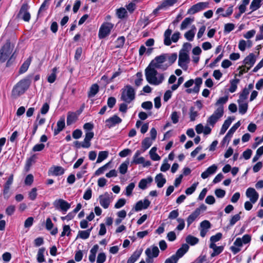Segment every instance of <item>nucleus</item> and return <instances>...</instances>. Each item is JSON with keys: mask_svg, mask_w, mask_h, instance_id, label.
Wrapping results in <instances>:
<instances>
[{"mask_svg": "<svg viewBox=\"0 0 263 263\" xmlns=\"http://www.w3.org/2000/svg\"><path fill=\"white\" fill-rule=\"evenodd\" d=\"M199 213L197 211H194L192 213H191L187 218V226L189 227L198 217Z\"/></svg>", "mask_w": 263, "mask_h": 263, "instance_id": "4c0bfd02", "label": "nucleus"}, {"mask_svg": "<svg viewBox=\"0 0 263 263\" xmlns=\"http://www.w3.org/2000/svg\"><path fill=\"white\" fill-rule=\"evenodd\" d=\"M153 179L151 176L146 178L142 179L138 184V186L142 190H145L147 187V184H150L153 182Z\"/></svg>", "mask_w": 263, "mask_h": 263, "instance_id": "b1692460", "label": "nucleus"}, {"mask_svg": "<svg viewBox=\"0 0 263 263\" xmlns=\"http://www.w3.org/2000/svg\"><path fill=\"white\" fill-rule=\"evenodd\" d=\"M31 76L20 80L13 88L12 95L14 98H17L25 93L28 89L30 83Z\"/></svg>", "mask_w": 263, "mask_h": 263, "instance_id": "f03ea898", "label": "nucleus"}, {"mask_svg": "<svg viewBox=\"0 0 263 263\" xmlns=\"http://www.w3.org/2000/svg\"><path fill=\"white\" fill-rule=\"evenodd\" d=\"M198 116L197 111L195 110L194 107H191L190 109V118L191 121L195 120L196 118Z\"/></svg>", "mask_w": 263, "mask_h": 263, "instance_id": "de8ad7c7", "label": "nucleus"}, {"mask_svg": "<svg viewBox=\"0 0 263 263\" xmlns=\"http://www.w3.org/2000/svg\"><path fill=\"white\" fill-rule=\"evenodd\" d=\"M198 239L191 235H189L186 237V241L187 243L193 246L198 242Z\"/></svg>", "mask_w": 263, "mask_h": 263, "instance_id": "49530a36", "label": "nucleus"}, {"mask_svg": "<svg viewBox=\"0 0 263 263\" xmlns=\"http://www.w3.org/2000/svg\"><path fill=\"white\" fill-rule=\"evenodd\" d=\"M15 211V206L13 205H9L6 209V214L8 216L13 215Z\"/></svg>", "mask_w": 263, "mask_h": 263, "instance_id": "0e129e2a", "label": "nucleus"}, {"mask_svg": "<svg viewBox=\"0 0 263 263\" xmlns=\"http://www.w3.org/2000/svg\"><path fill=\"white\" fill-rule=\"evenodd\" d=\"M114 27V24L109 22H104L100 27L98 37L100 39H103L108 36L111 33Z\"/></svg>", "mask_w": 263, "mask_h": 263, "instance_id": "423d86ee", "label": "nucleus"}, {"mask_svg": "<svg viewBox=\"0 0 263 263\" xmlns=\"http://www.w3.org/2000/svg\"><path fill=\"white\" fill-rule=\"evenodd\" d=\"M129 163V160H127L120 165L119 171L120 174L124 175L127 173Z\"/></svg>", "mask_w": 263, "mask_h": 263, "instance_id": "ea45409f", "label": "nucleus"}, {"mask_svg": "<svg viewBox=\"0 0 263 263\" xmlns=\"http://www.w3.org/2000/svg\"><path fill=\"white\" fill-rule=\"evenodd\" d=\"M32 57L30 56L21 65L19 69V73L23 74L26 72L32 61Z\"/></svg>", "mask_w": 263, "mask_h": 263, "instance_id": "393cba45", "label": "nucleus"}, {"mask_svg": "<svg viewBox=\"0 0 263 263\" xmlns=\"http://www.w3.org/2000/svg\"><path fill=\"white\" fill-rule=\"evenodd\" d=\"M246 196L251 202L254 204L258 200L259 195L254 188L249 187L246 191Z\"/></svg>", "mask_w": 263, "mask_h": 263, "instance_id": "dca6fc26", "label": "nucleus"}, {"mask_svg": "<svg viewBox=\"0 0 263 263\" xmlns=\"http://www.w3.org/2000/svg\"><path fill=\"white\" fill-rule=\"evenodd\" d=\"M53 205L56 210L63 214H65L71 206L69 203L63 199H56L53 202Z\"/></svg>", "mask_w": 263, "mask_h": 263, "instance_id": "6e6552de", "label": "nucleus"}, {"mask_svg": "<svg viewBox=\"0 0 263 263\" xmlns=\"http://www.w3.org/2000/svg\"><path fill=\"white\" fill-rule=\"evenodd\" d=\"M156 70L164 71L168 67V64H166L164 57L162 54L157 56L149 64L148 66Z\"/></svg>", "mask_w": 263, "mask_h": 263, "instance_id": "39448f33", "label": "nucleus"}, {"mask_svg": "<svg viewBox=\"0 0 263 263\" xmlns=\"http://www.w3.org/2000/svg\"><path fill=\"white\" fill-rule=\"evenodd\" d=\"M152 140L149 138H145L142 142V147L144 151L148 149L152 144Z\"/></svg>", "mask_w": 263, "mask_h": 263, "instance_id": "a18cd8bd", "label": "nucleus"}, {"mask_svg": "<svg viewBox=\"0 0 263 263\" xmlns=\"http://www.w3.org/2000/svg\"><path fill=\"white\" fill-rule=\"evenodd\" d=\"M232 120L230 117L224 121L220 131V135H223L232 123Z\"/></svg>", "mask_w": 263, "mask_h": 263, "instance_id": "c9c22d12", "label": "nucleus"}, {"mask_svg": "<svg viewBox=\"0 0 263 263\" xmlns=\"http://www.w3.org/2000/svg\"><path fill=\"white\" fill-rule=\"evenodd\" d=\"M155 181L157 184V186L159 188H161L163 186L166 182V179L164 177L162 173H159L156 175L155 178Z\"/></svg>", "mask_w": 263, "mask_h": 263, "instance_id": "5701e85b", "label": "nucleus"}, {"mask_svg": "<svg viewBox=\"0 0 263 263\" xmlns=\"http://www.w3.org/2000/svg\"><path fill=\"white\" fill-rule=\"evenodd\" d=\"M65 126V117L62 116L57 122V128L54 129V135H58L61 131L63 130Z\"/></svg>", "mask_w": 263, "mask_h": 263, "instance_id": "aec40b11", "label": "nucleus"}, {"mask_svg": "<svg viewBox=\"0 0 263 263\" xmlns=\"http://www.w3.org/2000/svg\"><path fill=\"white\" fill-rule=\"evenodd\" d=\"M108 156V152L107 151H100L99 153L98 157L97 160V163H99L106 159Z\"/></svg>", "mask_w": 263, "mask_h": 263, "instance_id": "37998d69", "label": "nucleus"}, {"mask_svg": "<svg viewBox=\"0 0 263 263\" xmlns=\"http://www.w3.org/2000/svg\"><path fill=\"white\" fill-rule=\"evenodd\" d=\"M37 196V189L33 187L31 189V191L29 193V198L31 200H34Z\"/></svg>", "mask_w": 263, "mask_h": 263, "instance_id": "052dcab7", "label": "nucleus"}, {"mask_svg": "<svg viewBox=\"0 0 263 263\" xmlns=\"http://www.w3.org/2000/svg\"><path fill=\"white\" fill-rule=\"evenodd\" d=\"M223 115V111H222V107L217 108L214 113L208 119L207 123L213 127L218 120L222 117Z\"/></svg>", "mask_w": 263, "mask_h": 263, "instance_id": "9d476101", "label": "nucleus"}, {"mask_svg": "<svg viewBox=\"0 0 263 263\" xmlns=\"http://www.w3.org/2000/svg\"><path fill=\"white\" fill-rule=\"evenodd\" d=\"M172 33V30L167 29L164 33V44L166 46H170L172 43V41L176 43L180 38V32H176L172 35L171 39L170 36Z\"/></svg>", "mask_w": 263, "mask_h": 263, "instance_id": "0eeeda50", "label": "nucleus"}, {"mask_svg": "<svg viewBox=\"0 0 263 263\" xmlns=\"http://www.w3.org/2000/svg\"><path fill=\"white\" fill-rule=\"evenodd\" d=\"M99 90V87L97 84H94L92 85L89 89V91L88 92V97H93L98 92Z\"/></svg>", "mask_w": 263, "mask_h": 263, "instance_id": "2f4dec72", "label": "nucleus"}, {"mask_svg": "<svg viewBox=\"0 0 263 263\" xmlns=\"http://www.w3.org/2000/svg\"><path fill=\"white\" fill-rule=\"evenodd\" d=\"M223 250V246H217V247L213 250V252L211 253V257H213L216 255H219L221 253Z\"/></svg>", "mask_w": 263, "mask_h": 263, "instance_id": "bf43d9fd", "label": "nucleus"}, {"mask_svg": "<svg viewBox=\"0 0 263 263\" xmlns=\"http://www.w3.org/2000/svg\"><path fill=\"white\" fill-rule=\"evenodd\" d=\"M49 171L52 175L57 176L63 175L65 172V170L62 166H54L51 167Z\"/></svg>", "mask_w": 263, "mask_h": 263, "instance_id": "bb28decb", "label": "nucleus"}, {"mask_svg": "<svg viewBox=\"0 0 263 263\" xmlns=\"http://www.w3.org/2000/svg\"><path fill=\"white\" fill-rule=\"evenodd\" d=\"M239 107V112L241 115H244L246 113L248 108V103L243 101H237Z\"/></svg>", "mask_w": 263, "mask_h": 263, "instance_id": "c756f323", "label": "nucleus"}, {"mask_svg": "<svg viewBox=\"0 0 263 263\" xmlns=\"http://www.w3.org/2000/svg\"><path fill=\"white\" fill-rule=\"evenodd\" d=\"M178 258L175 256L174 255H173L170 257L167 258L164 263H177L178 261Z\"/></svg>", "mask_w": 263, "mask_h": 263, "instance_id": "774afa93", "label": "nucleus"}, {"mask_svg": "<svg viewBox=\"0 0 263 263\" xmlns=\"http://www.w3.org/2000/svg\"><path fill=\"white\" fill-rule=\"evenodd\" d=\"M106 256L104 253H100L97 257V263H104L106 260Z\"/></svg>", "mask_w": 263, "mask_h": 263, "instance_id": "69168bd1", "label": "nucleus"}, {"mask_svg": "<svg viewBox=\"0 0 263 263\" xmlns=\"http://www.w3.org/2000/svg\"><path fill=\"white\" fill-rule=\"evenodd\" d=\"M151 202L147 199H144L143 201H138L134 206V210L136 212L140 211L143 209H146L149 206Z\"/></svg>", "mask_w": 263, "mask_h": 263, "instance_id": "f3484780", "label": "nucleus"}, {"mask_svg": "<svg viewBox=\"0 0 263 263\" xmlns=\"http://www.w3.org/2000/svg\"><path fill=\"white\" fill-rule=\"evenodd\" d=\"M147 252L152 257L156 258L158 256L160 251L157 246H152L145 250V253L146 254Z\"/></svg>", "mask_w": 263, "mask_h": 263, "instance_id": "412c9836", "label": "nucleus"}, {"mask_svg": "<svg viewBox=\"0 0 263 263\" xmlns=\"http://www.w3.org/2000/svg\"><path fill=\"white\" fill-rule=\"evenodd\" d=\"M137 79L135 80V84L137 87H139L142 84L143 81L142 73L141 72H138L136 73Z\"/></svg>", "mask_w": 263, "mask_h": 263, "instance_id": "3c124183", "label": "nucleus"}, {"mask_svg": "<svg viewBox=\"0 0 263 263\" xmlns=\"http://www.w3.org/2000/svg\"><path fill=\"white\" fill-rule=\"evenodd\" d=\"M240 123L239 121L236 123L233 126L229 129L225 137H224L223 141L229 142L233 134L235 132L237 129L240 126Z\"/></svg>", "mask_w": 263, "mask_h": 263, "instance_id": "6ab92c4d", "label": "nucleus"}, {"mask_svg": "<svg viewBox=\"0 0 263 263\" xmlns=\"http://www.w3.org/2000/svg\"><path fill=\"white\" fill-rule=\"evenodd\" d=\"M77 120V116L75 112H69L67 117V124L70 125L75 122Z\"/></svg>", "mask_w": 263, "mask_h": 263, "instance_id": "473e14b6", "label": "nucleus"}, {"mask_svg": "<svg viewBox=\"0 0 263 263\" xmlns=\"http://www.w3.org/2000/svg\"><path fill=\"white\" fill-rule=\"evenodd\" d=\"M195 36L194 32L193 30H189L184 34V36L189 41H192Z\"/></svg>", "mask_w": 263, "mask_h": 263, "instance_id": "680f3d73", "label": "nucleus"}, {"mask_svg": "<svg viewBox=\"0 0 263 263\" xmlns=\"http://www.w3.org/2000/svg\"><path fill=\"white\" fill-rule=\"evenodd\" d=\"M12 50L10 42L7 41L0 50V62L2 63L5 62L11 54Z\"/></svg>", "mask_w": 263, "mask_h": 263, "instance_id": "1a4fd4ad", "label": "nucleus"}, {"mask_svg": "<svg viewBox=\"0 0 263 263\" xmlns=\"http://www.w3.org/2000/svg\"><path fill=\"white\" fill-rule=\"evenodd\" d=\"M202 84V79L201 78H197L195 80L190 79L186 81L183 85L187 89L185 92L187 93H198Z\"/></svg>", "mask_w": 263, "mask_h": 263, "instance_id": "20e7f679", "label": "nucleus"}, {"mask_svg": "<svg viewBox=\"0 0 263 263\" xmlns=\"http://www.w3.org/2000/svg\"><path fill=\"white\" fill-rule=\"evenodd\" d=\"M45 252V248H41L39 249L37 256L36 259L38 262L41 263L44 262L45 261V258L44 257V253Z\"/></svg>", "mask_w": 263, "mask_h": 263, "instance_id": "72a5a7b5", "label": "nucleus"}, {"mask_svg": "<svg viewBox=\"0 0 263 263\" xmlns=\"http://www.w3.org/2000/svg\"><path fill=\"white\" fill-rule=\"evenodd\" d=\"M228 100V97L224 96L223 97L220 98L215 103V105L217 107V108H219L220 107H222V111L224 112V107L223 105L226 104Z\"/></svg>", "mask_w": 263, "mask_h": 263, "instance_id": "e433bc0d", "label": "nucleus"}, {"mask_svg": "<svg viewBox=\"0 0 263 263\" xmlns=\"http://www.w3.org/2000/svg\"><path fill=\"white\" fill-rule=\"evenodd\" d=\"M52 73L48 77V82L50 83H53L56 79V77H57L56 72L57 71V67H54L52 69Z\"/></svg>", "mask_w": 263, "mask_h": 263, "instance_id": "09e8293b", "label": "nucleus"}, {"mask_svg": "<svg viewBox=\"0 0 263 263\" xmlns=\"http://www.w3.org/2000/svg\"><path fill=\"white\" fill-rule=\"evenodd\" d=\"M34 178L32 174L28 175L25 179V184L27 185H31L33 182Z\"/></svg>", "mask_w": 263, "mask_h": 263, "instance_id": "338daca9", "label": "nucleus"}, {"mask_svg": "<svg viewBox=\"0 0 263 263\" xmlns=\"http://www.w3.org/2000/svg\"><path fill=\"white\" fill-rule=\"evenodd\" d=\"M111 162H109L102 166V167H100L99 168L96 172H95V175L96 176H99L102 174L104 173V172L107 170V169L109 167Z\"/></svg>", "mask_w": 263, "mask_h": 263, "instance_id": "c03bdc74", "label": "nucleus"}, {"mask_svg": "<svg viewBox=\"0 0 263 263\" xmlns=\"http://www.w3.org/2000/svg\"><path fill=\"white\" fill-rule=\"evenodd\" d=\"M71 229L68 225H64L63 228V231L61 233V236L63 237L66 235L69 236L70 234Z\"/></svg>", "mask_w": 263, "mask_h": 263, "instance_id": "4d7b16f0", "label": "nucleus"}, {"mask_svg": "<svg viewBox=\"0 0 263 263\" xmlns=\"http://www.w3.org/2000/svg\"><path fill=\"white\" fill-rule=\"evenodd\" d=\"M263 0H253L250 6L251 11L248 13L250 14L251 12L257 10L261 6V3Z\"/></svg>", "mask_w": 263, "mask_h": 263, "instance_id": "7c9ffc66", "label": "nucleus"}, {"mask_svg": "<svg viewBox=\"0 0 263 263\" xmlns=\"http://www.w3.org/2000/svg\"><path fill=\"white\" fill-rule=\"evenodd\" d=\"M136 90L130 85L124 86L121 90L120 100L126 103H130L135 100Z\"/></svg>", "mask_w": 263, "mask_h": 263, "instance_id": "7ed1b4c3", "label": "nucleus"}, {"mask_svg": "<svg viewBox=\"0 0 263 263\" xmlns=\"http://www.w3.org/2000/svg\"><path fill=\"white\" fill-rule=\"evenodd\" d=\"M135 186V184L134 182L129 183L126 187L125 195L127 196H129L132 195L133 189Z\"/></svg>", "mask_w": 263, "mask_h": 263, "instance_id": "6e6d98bb", "label": "nucleus"}, {"mask_svg": "<svg viewBox=\"0 0 263 263\" xmlns=\"http://www.w3.org/2000/svg\"><path fill=\"white\" fill-rule=\"evenodd\" d=\"M156 151L157 148L153 147L149 152L151 158L154 161H158L161 159L160 157L156 153Z\"/></svg>", "mask_w": 263, "mask_h": 263, "instance_id": "a19ab883", "label": "nucleus"}, {"mask_svg": "<svg viewBox=\"0 0 263 263\" xmlns=\"http://www.w3.org/2000/svg\"><path fill=\"white\" fill-rule=\"evenodd\" d=\"M142 252V250H136L131 256L128 259L127 263H135L140 257Z\"/></svg>", "mask_w": 263, "mask_h": 263, "instance_id": "c85d7f7f", "label": "nucleus"}, {"mask_svg": "<svg viewBox=\"0 0 263 263\" xmlns=\"http://www.w3.org/2000/svg\"><path fill=\"white\" fill-rule=\"evenodd\" d=\"M189 247L187 244H183L180 248H179L174 254L175 256L178 258V259L182 257L188 251Z\"/></svg>", "mask_w": 263, "mask_h": 263, "instance_id": "cd10ccee", "label": "nucleus"}, {"mask_svg": "<svg viewBox=\"0 0 263 263\" xmlns=\"http://www.w3.org/2000/svg\"><path fill=\"white\" fill-rule=\"evenodd\" d=\"M209 3L208 2H199L194 5L187 11V13L190 15L195 14L199 11H202L208 7Z\"/></svg>", "mask_w": 263, "mask_h": 263, "instance_id": "9b49d317", "label": "nucleus"}, {"mask_svg": "<svg viewBox=\"0 0 263 263\" xmlns=\"http://www.w3.org/2000/svg\"><path fill=\"white\" fill-rule=\"evenodd\" d=\"M222 236V234L221 233H217L216 235H213L210 238V241L216 242L220 240Z\"/></svg>", "mask_w": 263, "mask_h": 263, "instance_id": "e2e57ef3", "label": "nucleus"}, {"mask_svg": "<svg viewBox=\"0 0 263 263\" xmlns=\"http://www.w3.org/2000/svg\"><path fill=\"white\" fill-rule=\"evenodd\" d=\"M198 184V182L193 183L191 186L186 189L185 194L188 195L192 194L195 192Z\"/></svg>", "mask_w": 263, "mask_h": 263, "instance_id": "864d4df0", "label": "nucleus"}, {"mask_svg": "<svg viewBox=\"0 0 263 263\" xmlns=\"http://www.w3.org/2000/svg\"><path fill=\"white\" fill-rule=\"evenodd\" d=\"M190 62V57L186 52L180 51L179 54L178 65L183 69L187 68V64Z\"/></svg>", "mask_w": 263, "mask_h": 263, "instance_id": "4468645a", "label": "nucleus"}, {"mask_svg": "<svg viewBox=\"0 0 263 263\" xmlns=\"http://www.w3.org/2000/svg\"><path fill=\"white\" fill-rule=\"evenodd\" d=\"M239 82V80L238 79H235L234 80H232L230 82V87L229 89V90L231 93L234 92L237 88V84Z\"/></svg>", "mask_w": 263, "mask_h": 263, "instance_id": "79ce46f5", "label": "nucleus"}, {"mask_svg": "<svg viewBox=\"0 0 263 263\" xmlns=\"http://www.w3.org/2000/svg\"><path fill=\"white\" fill-rule=\"evenodd\" d=\"M249 94V92L247 90L246 88H245L240 93L239 99L238 100L245 101L247 99Z\"/></svg>", "mask_w": 263, "mask_h": 263, "instance_id": "603ef678", "label": "nucleus"}, {"mask_svg": "<svg viewBox=\"0 0 263 263\" xmlns=\"http://www.w3.org/2000/svg\"><path fill=\"white\" fill-rule=\"evenodd\" d=\"M178 1V0H163L161 2L160 5L153 11V14L156 15L158 11L162 9L165 10L170 7L173 6Z\"/></svg>", "mask_w": 263, "mask_h": 263, "instance_id": "ddd939ff", "label": "nucleus"}, {"mask_svg": "<svg viewBox=\"0 0 263 263\" xmlns=\"http://www.w3.org/2000/svg\"><path fill=\"white\" fill-rule=\"evenodd\" d=\"M256 62V57L253 53H250L244 59L243 63L246 66H248L250 68L254 65Z\"/></svg>", "mask_w": 263, "mask_h": 263, "instance_id": "a211bd4d", "label": "nucleus"}, {"mask_svg": "<svg viewBox=\"0 0 263 263\" xmlns=\"http://www.w3.org/2000/svg\"><path fill=\"white\" fill-rule=\"evenodd\" d=\"M99 201L100 205L104 209H107L112 201L110 194L106 192L104 194L100 195L99 197Z\"/></svg>", "mask_w": 263, "mask_h": 263, "instance_id": "f8f14e48", "label": "nucleus"}, {"mask_svg": "<svg viewBox=\"0 0 263 263\" xmlns=\"http://www.w3.org/2000/svg\"><path fill=\"white\" fill-rule=\"evenodd\" d=\"M146 80L148 83L153 85H159L164 80V73L158 72V70L147 66L145 69Z\"/></svg>", "mask_w": 263, "mask_h": 263, "instance_id": "f257e3e1", "label": "nucleus"}, {"mask_svg": "<svg viewBox=\"0 0 263 263\" xmlns=\"http://www.w3.org/2000/svg\"><path fill=\"white\" fill-rule=\"evenodd\" d=\"M92 229V228L85 230V231H79L78 235V237H79L80 238L83 239H86L88 238L89 237L90 232Z\"/></svg>", "mask_w": 263, "mask_h": 263, "instance_id": "58836bf2", "label": "nucleus"}, {"mask_svg": "<svg viewBox=\"0 0 263 263\" xmlns=\"http://www.w3.org/2000/svg\"><path fill=\"white\" fill-rule=\"evenodd\" d=\"M162 55L165 59V62H166V64H168V67L173 63H174L177 58V54L176 53H172L171 54L164 53L162 54Z\"/></svg>", "mask_w": 263, "mask_h": 263, "instance_id": "a878e982", "label": "nucleus"}, {"mask_svg": "<svg viewBox=\"0 0 263 263\" xmlns=\"http://www.w3.org/2000/svg\"><path fill=\"white\" fill-rule=\"evenodd\" d=\"M240 214L241 212H240L239 214H235V215L232 216V217L230 220L229 224L230 226H234L238 221H239L240 219Z\"/></svg>", "mask_w": 263, "mask_h": 263, "instance_id": "5fc2aeb1", "label": "nucleus"}, {"mask_svg": "<svg viewBox=\"0 0 263 263\" xmlns=\"http://www.w3.org/2000/svg\"><path fill=\"white\" fill-rule=\"evenodd\" d=\"M194 20L190 17H186V18L182 22L180 26L181 30L185 29L187 26L190 24Z\"/></svg>", "mask_w": 263, "mask_h": 263, "instance_id": "8fccbe9b", "label": "nucleus"}, {"mask_svg": "<svg viewBox=\"0 0 263 263\" xmlns=\"http://www.w3.org/2000/svg\"><path fill=\"white\" fill-rule=\"evenodd\" d=\"M141 154V152L139 150L136 152L133 156V160L131 162L132 164H140L144 162V158L143 157H139Z\"/></svg>", "mask_w": 263, "mask_h": 263, "instance_id": "4be33fe9", "label": "nucleus"}, {"mask_svg": "<svg viewBox=\"0 0 263 263\" xmlns=\"http://www.w3.org/2000/svg\"><path fill=\"white\" fill-rule=\"evenodd\" d=\"M122 121V120L117 115H114L113 116L106 120V126L109 128H110L117 124L121 123Z\"/></svg>", "mask_w": 263, "mask_h": 263, "instance_id": "2eb2a0df", "label": "nucleus"}, {"mask_svg": "<svg viewBox=\"0 0 263 263\" xmlns=\"http://www.w3.org/2000/svg\"><path fill=\"white\" fill-rule=\"evenodd\" d=\"M177 221L179 223V224L177 226L176 229L178 231L182 230L185 227V222L184 219L181 218H178L177 219Z\"/></svg>", "mask_w": 263, "mask_h": 263, "instance_id": "13d9d810", "label": "nucleus"}, {"mask_svg": "<svg viewBox=\"0 0 263 263\" xmlns=\"http://www.w3.org/2000/svg\"><path fill=\"white\" fill-rule=\"evenodd\" d=\"M28 6L27 4H23L19 11L17 16H30L28 11Z\"/></svg>", "mask_w": 263, "mask_h": 263, "instance_id": "f704fd0d", "label": "nucleus"}]
</instances>
